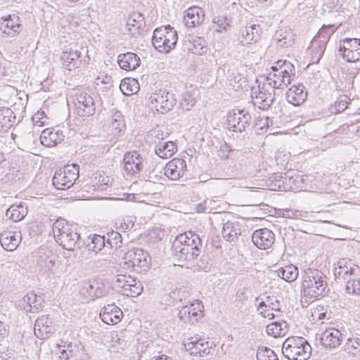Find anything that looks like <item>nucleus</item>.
I'll list each match as a JSON object with an SVG mask.
<instances>
[{
	"label": "nucleus",
	"instance_id": "nucleus-1",
	"mask_svg": "<svg viewBox=\"0 0 360 360\" xmlns=\"http://www.w3.org/2000/svg\"><path fill=\"white\" fill-rule=\"evenodd\" d=\"M172 248L179 260L194 262L202 252V243L198 234L186 231L176 238Z\"/></svg>",
	"mask_w": 360,
	"mask_h": 360
},
{
	"label": "nucleus",
	"instance_id": "nucleus-2",
	"mask_svg": "<svg viewBox=\"0 0 360 360\" xmlns=\"http://www.w3.org/2000/svg\"><path fill=\"white\" fill-rule=\"evenodd\" d=\"M56 241L64 249L73 251L82 244L80 235L75 229L64 221L57 220L53 226Z\"/></svg>",
	"mask_w": 360,
	"mask_h": 360
},
{
	"label": "nucleus",
	"instance_id": "nucleus-3",
	"mask_svg": "<svg viewBox=\"0 0 360 360\" xmlns=\"http://www.w3.org/2000/svg\"><path fill=\"white\" fill-rule=\"evenodd\" d=\"M327 278L323 272L315 269H307L302 276V288L305 296H323L327 288Z\"/></svg>",
	"mask_w": 360,
	"mask_h": 360
},
{
	"label": "nucleus",
	"instance_id": "nucleus-4",
	"mask_svg": "<svg viewBox=\"0 0 360 360\" xmlns=\"http://www.w3.org/2000/svg\"><path fill=\"white\" fill-rule=\"evenodd\" d=\"M311 352V347L302 337H289L283 343L282 353L289 360H307Z\"/></svg>",
	"mask_w": 360,
	"mask_h": 360
},
{
	"label": "nucleus",
	"instance_id": "nucleus-5",
	"mask_svg": "<svg viewBox=\"0 0 360 360\" xmlns=\"http://www.w3.org/2000/svg\"><path fill=\"white\" fill-rule=\"evenodd\" d=\"M177 41V32L169 25L158 27L153 31L152 44L160 52L169 53L175 48Z\"/></svg>",
	"mask_w": 360,
	"mask_h": 360
},
{
	"label": "nucleus",
	"instance_id": "nucleus-6",
	"mask_svg": "<svg viewBox=\"0 0 360 360\" xmlns=\"http://www.w3.org/2000/svg\"><path fill=\"white\" fill-rule=\"evenodd\" d=\"M79 177V166L68 165L55 172L53 185L58 190H66L73 186Z\"/></svg>",
	"mask_w": 360,
	"mask_h": 360
},
{
	"label": "nucleus",
	"instance_id": "nucleus-7",
	"mask_svg": "<svg viewBox=\"0 0 360 360\" xmlns=\"http://www.w3.org/2000/svg\"><path fill=\"white\" fill-rule=\"evenodd\" d=\"M112 283L117 288L121 289V293L127 297H136L143 291V286L140 281L127 274H117Z\"/></svg>",
	"mask_w": 360,
	"mask_h": 360
},
{
	"label": "nucleus",
	"instance_id": "nucleus-8",
	"mask_svg": "<svg viewBox=\"0 0 360 360\" xmlns=\"http://www.w3.org/2000/svg\"><path fill=\"white\" fill-rule=\"evenodd\" d=\"M149 100L150 108L161 113L170 110L176 101L174 94L162 89L154 92Z\"/></svg>",
	"mask_w": 360,
	"mask_h": 360
},
{
	"label": "nucleus",
	"instance_id": "nucleus-9",
	"mask_svg": "<svg viewBox=\"0 0 360 360\" xmlns=\"http://www.w3.org/2000/svg\"><path fill=\"white\" fill-rule=\"evenodd\" d=\"M148 253L141 248H133L127 251L120 264L122 269L125 270L134 269L135 267L148 266Z\"/></svg>",
	"mask_w": 360,
	"mask_h": 360
},
{
	"label": "nucleus",
	"instance_id": "nucleus-10",
	"mask_svg": "<svg viewBox=\"0 0 360 360\" xmlns=\"http://www.w3.org/2000/svg\"><path fill=\"white\" fill-rule=\"evenodd\" d=\"M75 105L77 114L84 119L94 115L96 112L95 100L86 91L76 94Z\"/></svg>",
	"mask_w": 360,
	"mask_h": 360
},
{
	"label": "nucleus",
	"instance_id": "nucleus-11",
	"mask_svg": "<svg viewBox=\"0 0 360 360\" xmlns=\"http://www.w3.org/2000/svg\"><path fill=\"white\" fill-rule=\"evenodd\" d=\"M295 75V72H288L286 68L284 70L272 71L268 74L267 77H264V87H272L274 90L283 89L290 84Z\"/></svg>",
	"mask_w": 360,
	"mask_h": 360
},
{
	"label": "nucleus",
	"instance_id": "nucleus-12",
	"mask_svg": "<svg viewBox=\"0 0 360 360\" xmlns=\"http://www.w3.org/2000/svg\"><path fill=\"white\" fill-rule=\"evenodd\" d=\"M274 92L272 87H264V80L262 87L259 85L258 89L252 90L251 97L255 105H257L261 109H267L274 101Z\"/></svg>",
	"mask_w": 360,
	"mask_h": 360
},
{
	"label": "nucleus",
	"instance_id": "nucleus-13",
	"mask_svg": "<svg viewBox=\"0 0 360 360\" xmlns=\"http://www.w3.org/2000/svg\"><path fill=\"white\" fill-rule=\"evenodd\" d=\"M143 158L136 150L127 152L123 158V170L129 176H135L143 168Z\"/></svg>",
	"mask_w": 360,
	"mask_h": 360
},
{
	"label": "nucleus",
	"instance_id": "nucleus-14",
	"mask_svg": "<svg viewBox=\"0 0 360 360\" xmlns=\"http://www.w3.org/2000/svg\"><path fill=\"white\" fill-rule=\"evenodd\" d=\"M262 29L257 24H247L241 27L237 34V40L242 46L257 42L260 38Z\"/></svg>",
	"mask_w": 360,
	"mask_h": 360
},
{
	"label": "nucleus",
	"instance_id": "nucleus-15",
	"mask_svg": "<svg viewBox=\"0 0 360 360\" xmlns=\"http://www.w3.org/2000/svg\"><path fill=\"white\" fill-rule=\"evenodd\" d=\"M251 116L250 113L245 110H238L230 113L227 121L229 127L233 131H243L250 125Z\"/></svg>",
	"mask_w": 360,
	"mask_h": 360
},
{
	"label": "nucleus",
	"instance_id": "nucleus-16",
	"mask_svg": "<svg viewBox=\"0 0 360 360\" xmlns=\"http://www.w3.org/2000/svg\"><path fill=\"white\" fill-rule=\"evenodd\" d=\"M334 275L338 279L348 280L354 276L358 270V266L349 259L342 258L335 263Z\"/></svg>",
	"mask_w": 360,
	"mask_h": 360
},
{
	"label": "nucleus",
	"instance_id": "nucleus-17",
	"mask_svg": "<svg viewBox=\"0 0 360 360\" xmlns=\"http://www.w3.org/2000/svg\"><path fill=\"white\" fill-rule=\"evenodd\" d=\"M186 162L181 158H174L164 167V174L169 179L175 181L183 177L186 170Z\"/></svg>",
	"mask_w": 360,
	"mask_h": 360
},
{
	"label": "nucleus",
	"instance_id": "nucleus-18",
	"mask_svg": "<svg viewBox=\"0 0 360 360\" xmlns=\"http://www.w3.org/2000/svg\"><path fill=\"white\" fill-rule=\"evenodd\" d=\"M252 240L258 248L266 250L271 248L274 243L275 235L269 229H259L253 232Z\"/></svg>",
	"mask_w": 360,
	"mask_h": 360
},
{
	"label": "nucleus",
	"instance_id": "nucleus-19",
	"mask_svg": "<svg viewBox=\"0 0 360 360\" xmlns=\"http://www.w3.org/2000/svg\"><path fill=\"white\" fill-rule=\"evenodd\" d=\"M100 317L106 324L115 325L121 321L123 317V312L115 304H108L101 309Z\"/></svg>",
	"mask_w": 360,
	"mask_h": 360
},
{
	"label": "nucleus",
	"instance_id": "nucleus-20",
	"mask_svg": "<svg viewBox=\"0 0 360 360\" xmlns=\"http://www.w3.org/2000/svg\"><path fill=\"white\" fill-rule=\"evenodd\" d=\"M81 293L86 297L87 300H94L103 296L105 293L103 283L97 281H88L82 283Z\"/></svg>",
	"mask_w": 360,
	"mask_h": 360
},
{
	"label": "nucleus",
	"instance_id": "nucleus-21",
	"mask_svg": "<svg viewBox=\"0 0 360 360\" xmlns=\"http://www.w3.org/2000/svg\"><path fill=\"white\" fill-rule=\"evenodd\" d=\"M22 25L16 15H8L2 18L0 21V30L8 37H14L21 31Z\"/></svg>",
	"mask_w": 360,
	"mask_h": 360
},
{
	"label": "nucleus",
	"instance_id": "nucleus-22",
	"mask_svg": "<svg viewBox=\"0 0 360 360\" xmlns=\"http://www.w3.org/2000/svg\"><path fill=\"white\" fill-rule=\"evenodd\" d=\"M81 51L73 48L67 49L61 54L60 60L64 68L72 70L80 67L82 63Z\"/></svg>",
	"mask_w": 360,
	"mask_h": 360
},
{
	"label": "nucleus",
	"instance_id": "nucleus-23",
	"mask_svg": "<svg viewBox=\"0 0 360 360\" xmlns=\"http://www.w3.org/2000/svg\"><path fill=\"white\" fill-rule=\"evenodd\" d=\"M342 340V333L334 328H326L321 333L320 338L321 345L326 348H336L340 345Z\"/></svg>",
	"mask_w": 360,
	"mask_h": 360
},
{
	"label": "nucleus",
	"instance_id": "nucleus-24",
	"mask_svg": "<svg viewBox=\"0 0 360 360\" xmlns=\"http://www.w3.org/2000/svg\"><path fill=\"white\" fill-rule=\"evenodd\" d=\"M34 330L35 335L39 338L41 340L48 338L54 330L51 319L46 315L37 318Z\"/></svg>",
	"mask_w": 360,
	"mask_h": 360
},
{
	"label": "nucleus",
	"instance_id": "nucleus-25",
	"mask_svg": "<svg viewBox=\"0 0 360 360\" xmlns=\"http://www.w3.org/2000/svg\"><path fill=\"white\" fill-rule=\"evenodd\" d=\"M21 240L20 231H5L0 234V243L7 251L15 250L20 245Z\"/></svg>",
	"mask_w": 360,
	"mask_h": 360
},
{
	"label": "nucleus",
	"instance_id": "nucleus-26",
	"mask_svg": "<svg viewBox=\"0 0 360 360\" xmlns=\"http://www.w3.org/2000/svg\"><path fill=\"white\" fill-rule=\"evenodd\" d=\"M204 18L205 13L201 8L192 6L185 11L184 22L187 27H195L203 22Z\"/></svg>",
	"mask_w": 360,
	"mask_h": 360
},
{
	"label": "nucleus",
	"instance_id": "nucleus-27",
	"mask_svg": "<svg viewBox=\"0 0 360 360\" xmlns=\"http://www.w3.org/2000/svg\"><path fill=\"white\" fill-rule=\"evenodd\" d=\"M202 311L195 307L193 304L182 307L178 313L180 321L185 323L194 324L202 316Z\"/></svg>",
	"mask_w": 360,
	"mask_h": 360
},
{
	"label": "nucleus",
	"instance_id": "nucleus-28",
	"mask_svg": "<svg viewBox=\"0 0 360 360\" xmlns=\"http://www.w3.org/2000/svg\"><path fill=\"white\" fill-rule=\"evenodd\" d=\"M185 347L187 350H191V354L198 355L200 356L208 354L210 352L209 342L197 337L191 338L189 342L185 345Z\"/></svg>",
	"mask_w": 360,
	"mask_h": 360
},
{
	"label": "nucleus",
	"instance_id": "nucleus-29",
	"mask_svg": "<svg viewBox=\"0 0 360 360\" xmlns=\"http://www.w3.org/2000/svg\"><path fill=\"white\" fill-rule=\"evenodd\" d=\"M65 136L63 132L53 128L45 129L40 136V141L44 146L51 148L63 141Z\"/></svg>",
	"mask_w": 360,
	"mask_h": 360
},
{
	"label": "nucleus",
	"instance_id": "nucleus-30",
	"mask_svg": "<svg viewBox=\"0 0 360 360\" xmlns=\"http://www.w3.org/2000/svg\"><path fill=\"white\" fill-rule=\"evenodd\" d=\"M307 96L305 87L302 85H293L286 92V99L288 103L298 106L302 104Z\"/></svg>",
	"mask_w": 360,
	"mask_h": 360
},
{
	"label": "nucleus",
	"instance_id": "nucleus-31",
	"mask_svg": "<svg viewBox=\"0 0 360 360\" xmlns=\"http://www.w3.org/2000/svg\"><path fill=\"white\" fill-rule=\"evenodd\" d=\"M117 63L122 69L130 71L136 69L140 65L141 60L136 53L127 52L118 56Z\"/></svg>",
	"mask_w": 360,
	"mask_h": 360
},
{
	"label": "nucleus",
	"instance_id": "nucleus-32",
	"mask_svg": "<svg viewBox=\"0 0 360 360\" xmlns=\"http://www.w3.org/2000/svg\"><path fill=\"white\" fill-rule=\"evenodd\" d=\"M23 302L25 304L23 306L25 311L36 313L41 307L43 299L40 295H37L34 292H30L23 297Z\"/></svg>",
	"mask_w": 360,
	"mask_h": 360
},
{
	"label": "nucleus",
	"instance_id": "nucleus-33",
	"mask_svg": "<svg viewBox=\"0 0 360 360\" xmlns=\"http://www.w3.org/2000/svg\"><path fill=\"white\" fill-rule=\"evenodd\" d=\"M176 150V146L173 141H159L155 146V154L162 159L171 158Z\"/></svg>",
	"mask_w": 360,
	"mask_h": 360
},
{
	"label": "nucleus",
	"instance_id": "nucleus-34",
	"mask_svg": "<svg viewBox=\"0 0 360 360\" xmlns=\"http://www.w3.org/2000/svg\"><path fill=\"white\" fill-rule=\"evenodd\" d=\"M15 115L13 111L6 107L0 108V131H6L13 125Z\"/></svg>",
	"mask_w": 360,
	"mask_h": 360
},
{
	"label": "nucleus",
	"instance_id": "nucleus-35",
	"mask_svg": "<svg viewBox=\"0 0 360 360\" xmlns=\"http://www.w3.org/2000/svg\"><path fill=\"white\" fill-rule=\"evenodd\" d=\"M110 127L113 135H119L124 131L126 125L123 116L120 111L117 110H112Z\"/></svg>",
	"mask_w": 360,
	"mask_h": 360
},
{
	"label": "nucleus",
	"instance_id": "nucleus-36",
	"mask_svg": "<svg viewBox=\"0 0 360 360\" xmlns=\"http://www.w3.org/2000/svg\"><path fill=\"white\" fill-rule=\"evenodd\" d=\"M144 25L143 15L141 13H133L128 17L125 27L131 34H134Z\"/></svg>",
	"mask_w": 360,
	"mask_h": 360
},
{
	"label": "nucleus",
	"instance_id": "nucleus-37",
	"mask_svg": "<svg viewBox=\"0 0 360 360\" xmlns=\"http://www.w3.org/2000/svg\"><path fill=\"white\" fill-rule=\"evenodd\" d=\"M224 238L228 241H234L240 235V229L238 223L227 221L224 224L221 231Z\"/></svg>",
	"mask_w": 360,
	"mask_h": 360
},
{
	"label": "nucleus",
	"instance_id": "nucleus-38",
	"mask_svg": "<svg viewBox=\"0 0 360 360\" xmlns=\"http://www.w3.org/2000/svg\"><path fill=\"white\" fill-rule=\"evenodd\" d=\"M27 214V209L22 204L13 205L6 212L8 218L15 222L22 220Z\"/></svg>",
	"mask_w": 360,
	"mask_h": 360
},
{
	"label": "nucleus",
	"instance_id": "nucleus-39",
	"mask_svg": "<svg viewBox=\"0 0 360 360\" xmlns=\"http://www.w3.org/2000/svg\"><path fill=\"white\" fill-rule=\"evenodd\" d=\"M266 331L274 338L284 336L288 332V324L285 321H274L266 326Z\"/></svg>",
	"mask_w": 360,
	"mask_h": 360
},
{
	"label": "nucleus",
	"instance_id": "nucleus-40",
	"mask_svg": "<svg viewBox=\"0 0 360 360\" xmlns=\"http://www.w3.org/2000/svg\"><path fill=\"white\" fill-rule=\"evenodd\" d=\"M274 40L277 42V48H287L293 44L292 33L283 30L276 32Z\"/></svg>",
	"mask_w": 360,
	"mask_h": 360
},
{
	"label": "nucleus",
	"instance_id": "nucleus-41",
	"mask_svg": "<svg viewBox=\"0 0 360 360\" xmlns=\"http://www.w3.org/2000/svg\"><path fill=\"white\" fill-rule=\"evenodd\" d=\"M205 41L201 37H193L186 44L189 51L195 55H202L206 51Z\"/></svg>",
	"mask_w": 360,
	"mask_h": 360
},
{
	"label": "nucleus",
	"instance_id": "nucleus-42",
	"mask_svg": "<svg viewBox=\"0 0 360 360\" xmlns=\"http://www.w3.org/2000/svg\"><path fill=\"white\" fill-rule=\"evenodd\" d=\"M278 276L287 282L295 281L299 274L298 269L295 265L290 264L280 268L277 271Z\"/></svg>",
	"mask_w": 360,
	"mask_h": 360
},
{
	"label": "nucleus",
	"instance_id": "nucleus-43",
	"mask_svg": "<svg viewBox=\"0 0 360 360\" xmlns=\"http://www.w3.org/2000/svg\"><path fill=\"white\" fill-rule=\"evenodd\" d=\"M330 37V33H326V34H323V39H319L317 37H315L311 41V49L312 51H315L316 50V56H314V58H317V61L320 59V58L322 56L325 49L326 42L328 40Z\"/></svg>",
	"mask_w": 360,
	"mask_h": 360
},
{
	"label": "nucleus",
	"instance_id": "nucleus-44",
	"mask_svg": "<svg viewBox=\"0 0 360 360\" xmlns=\"http://www.w3.org/2000/svg\"><path fill=\"white\" fill-rule=\"evenodd\" d=\"M120 89L124 95H132L139 89V85L136 79L126 78L122 80Z\"/></svg>",
	"mask_w": 360,
	"mask_h": 360
},
{
	"label": "nucleus",
	"instance_id": "nucleus-45",
	"mask_svg": "<svg viewBox=\"0 0 360 360\" xmlns=\"http://www.w3.org/2000/svg\"><path fill=\"white\" fill-rule=\"evenodd\" d=\"M105 238L104 236L94 235L91 238V242L86 245L88 251L97 254L105 246Z\"/></svg>",
	"mask_w": 360,
	"mask_h": 360
},
{
	"label": "nucleus",
	"instance_id": "nucleus-46",
	"mask_svg": "<svg viewBox=\"0 0 360 360\" xmlns=\"http://www.w3.org/2000/svg\"><path fill=\"white\" fill-rule=\"evenodd\" d=\"M231 22V18L224 15H219L213 18V23L216 25L217 32L226 31L230 27Z\"/></svg>",
	"mask_w": 360,
	"mask_h": 360
},
{
	"label": "nucleus",
	"instance_id": "nucleus-47",
	"mask_svg": "<svg viewBox=\"0 0 360 360\" xmlns=\"http://www.w3.org/2000/svg\"><path fill=\"white\" fill-rule=\"evenodd\" d=\"M260 307H269L274 310L276 314L281 313V303L280 301L274 296H267L264 301L259 303Z\"/></svg>",
	"mask_w": 360,
	"mask_h": 360
},
{
	"label": "nucleus",
	"instance_id": "nucleus-48",
	"mask_svg": "<svg viewBox=\"0 0 360 360\" xmlns=\"http://www.w3.org/2000/svg\"><path fill=\"white\" fill-rule=\"evenodd\" d=\"M345 350L356 355L360 352V337L349 338L345 345Z\"/></svg>",
	"mask_w": 360,
	"mask_h": 360
},
{
	"label": "nucleus",
	"instance_id": "nucleus-49",
	"mask_svg": "<svg viewBox=\"0 0 360 360\" xmlns=\"http://www.w3.org/2000/svg\"><path fill=\"white\" fill-rule=\"evenodd\" d=\"M257 360H278V359L272 349L262 347L257 350Z\"/></svg>",
	"mask_w": 360,
	"mask_h": 360
},
{
	"label": "nucleus",
	"instance_id": "nucleus-50",
	"mask_svg": "<svg viewBox=\"0 0 360 360\" xmlns=\"http://www.w3.org/2000/svg\"><path fill=\"white\" fill-rule=\"evenodd\" d=\"M345 290L348 294L360 295V279L352 277L347 280Z\"/></svg>",
	"mask_w": 360,
	"mask_h": 360
},
{
	"label": "nucleus",
	"instance_id": "nucleus-51",
	"mask_svg": "<svg viewBox=\"0 0 360 360\" xmlns=\"http://www.w3.org/2000/svg\"><path fill=\"white\" fill-rule=\"evenodd\" d=\"M345 45L342 47L340 46L339 51L342 52L343 51L349 50H360V39L356 38H347L344 40Z\"/></svg>",
	"mask_w": 360,
	"mask_h": 360
},
{
	"label": "nucleus",
	"instance_id": "nucleus-52",
	"mask_svg": "<svg viewBox=\"0 0 360 360\" xmlns=\"http://www.w3.org/2000/svg\"><path fill=\"white\" fill-rule=\"evenodd\" d=\"M285 68L288 69V72H295L294 65L286 60H279L276 61L274 65L271 66V70L273 72L279 71V70H284Z\"/></svg>",
	"mask_w": 360,
	"mask_h": 360
},
{
	"label": "nucleus",
	"instance_id": "nucleus-53",
	"mask_svg": "<svg viewBox=\"0 0 360 360\" xmlns=\"http://www.w3.org/2000/svg\"><path fill=\"white\" fill-rule=\"evenodd\" d=\"M113 80L111 76L108 75L105 73H100L99 75L96 78L95 84L96 86L103 84V88L108 89L113 86Z\"/></svg>",
	"mask_w": 360,
	"mask_h": 360
},
{
	"label": "nucleus",
	"instance_id": "nucleus-54",
	"mask_svg": "<svg viewBox=\"0 0 360 360\" xmlns=\"http://www.w3.org/2000/svg\"><path fill=\"white\" fill-rule=\"evenodd\" d=\"M108 239L107 243L110 244V245L113 248L121 247L122 241V235L115 231H112L110 233H108Z\"/></svg>",
	"mask_w": 360,
	"mask_h": 360
},
{
	"label": "nucleus",
	"instance_id": "nucleus-55",
	"mask_svg": "<svg viewBox=\"0 0 360 360\" xmlns=\"http://www.w3.org/2000/svg\"><path fill=\"white\" fill-rule=\"evenodd\" d=\"M144 189L147 194H155L161 191L162 188V184H156L154 181L149 179L144 183Z\"/></svg>",
	"mask_w": 360,
	"mask_h": 360
},
{
	"label": "nucleus",
	"instance_id": "nucleus-56",
	"mask_svg": "<svg viewBox=\"0 0 360 360\" xmlns=\"http://www.w3.org/2000/svg\"><path fill=\"white\" fill-rule=\"evenodd\" d=\"M196 103L195 98L189 93L183 94L182 100L180 103L181 108L186 110H189L195 105Z\"/></svg>",
	"mask_w": 360,
	"mask_h": 360
},
{
	"label": "nucleus",
	"instance_id": "nucleus-57",
	"mask_svg": "<svg viewBox=\"0 0 360 360\" xmlns=\"http://www.w3.org/2000/svg\"><path fill=\"white\" fill-rule=\"evenodd\" d=\"M342 53L343 58L350 63L356 62L360 60V50L343 51Z\"/></svg>",
	"mask_w": 360,
	"mask_h": 360
},
{
	"label": "nucleus",
	"instance_id": "nucleus-58",
	"mask_svg": "<svg viewBox=\"0 0 360 360\" xmlns=\"http://www.w3.org/2000/svg\"><path fill=\"white\" fill-rule=\"evenodd\" d=\"M292 183L297 186V188L300 190L306 191L308 187L306 184V181L308 180L307 177L304 176H296L295 178H291Z\"/></svg>",
	"mask_w": 360,
	"mask_h": 360
},
{
	"label": "nucleus",
	"instance_id": "nucleus-59",
	"mask_svg": "<svg viewBox=\"0 0 360 360\" xmlns=\"http://www.w3.org/2000/svg\"><path fill=\"white\" fill-rule=\"evenodd\" d=\"M63 347L64 349L59 350V352L60 353V358L68 359L74 355V350L72 349L73 346L71 342L68 343L67 346L64 345Z\"/></svg>",
	"mask_w": 360,
	"mask_h": 360
},
{
	"label": "nucleus",
	"instance_id": "nucleus-60",
	"mask_svg": "<svg viewBox=\"0 0 360 360\" xmlns=\"http://www.w3.org/2000/svg\"><path fill=\"white\" fill-rule=\"evenodd\" d=\"M347 96H341L335 102V108L338 112H342L347 108Z\"/></svg>",
	"mask_w": 360,
	"mask_h": 360
},
{
	"label": "nucleus",
	"instance_id": "nucleus-61",
	"mask_svg": "<svg viewBox=\"0 0 360 360\" xmlns=\"http://www.w3.org/2000/svg\"><path fill=\"white\" fill-rule=\"evenodd\" d=\"M152 136L156 140L162 141V140H164L165 138H167L169 136V133L165 132L160 127H158L153 130V131L152 133Z\"/></svg>",
	"mask_w": 360,
	"mask_h": 360
},
{
	"label": "nucleus",
	"instance_id": "nucleus-62",
	"mask_svg": "<svg viewBox=\"0 0 360 360\" xmlns=\"http://www.w3.org/2000/svg\"><path fill=\"white\" fill-rule=\"evenodd\" d=\"M283 217L290 219H297L302 217V213L299 210H285L283 211Z\"/></svg>",
	"mask_w": 360,
	"mask_h": 360
},
{
	"label": "nucleus",
	"instance_id": "nucleus-63",
	"mask_svg": "<svg viewBox=\"0 0 360 360\" xmlns=\"http://www.w3.org/2000/svg\"><path fill=\"white\" fill-rule=\"evenodd\" d=\"M56 265V257L52 258H49L45 262V269L51 273H54L55 271V267Z\"/></svg>",
	"mask_w": 360,
	"mask_h": 360
},
{
	"label": "nucleus",
	"instance_id": "nucleus-64",
	"mask_svg": "<svg viewBox=\"0 0 360 360\" xmlns=\"http://www.w3.org/2000/svg\"><path fill=\"white\" fill-rule=\"evenodd\" d=\"M230 151H231V149L229 148V146L226 144V142H224L220 146V150H219V155L221 158H227L229 155Z\"/></svg>",
	"mask_w": 360,
	"mask_h": 360
}]
</instances>
